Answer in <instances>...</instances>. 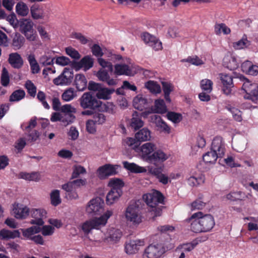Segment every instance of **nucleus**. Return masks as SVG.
Masks as SVG:
<instances>
[{"instance_id":"f257e3e1","label":"nucleus","mask_w":258,"mask_h":258,"mask_svg":"<svg viewBox=\"0 0 258 258\" xmlns=\"http://www.w3.org/2000/svg\"><path fill=\"white\" fill-rule=\"evenodd\" d=\"M187 220L190 223L191 230L195 233L209 232L215 224L211 215H204L201 212L194 213Z\"/></svg>"},{"instance_id":"f03ea898","label":"nucleus","mask_w":258,"mask_h":258,"mask_svg":"<svg viewBox=\"0 0 258 258\" xmlns=\"http://www.w3.org/2000/svg\"><path fill=\"white\" fill-rule=\"evenodd\" d=\"M225 143L221 137H216L213 140L211 151L203 156L206 163L214 164L218 158H222L225 154Z\"/></svg>"},{"instance_id":"7ed1b4c3","label":"nucleus","mask_w":258,"mask_h":258,"mask_svg":"<svg viewBox=\"0 0 258 258\" xmlns=\"http://www.w3.org/2000/svg\"><path fill=\"white\" fill-rule=\"evenodd\" d=\"M140 201H131L123 212V217L127 222L134 225H139L142 222V215Z\"/></svg>"},{"instance_id":"20e7f679","label":"nucleus","mask_w":258,"mask_h":258,"mask_svg":"<svg viewBox=\"0 0 258 258\" xmlns=\"http://www.w3.org/2000/svg\"><path fill=\"white\" fill-rule=\"evenodd\" d=\"M143 199L150 207V211L154 212L155 216H159L161 215L162 207L159 206L158 204H163L164 197L161 192L154 190L151 193L144 195Z\"/></svg>"},{"instance_id":"39448f33","label":"nucleus","mask_w":258,"mask_h":258,"mask_svg":"<svg viewBox=\"0 0 258 258\" xmlns=\"http://www.w3.org/2000/svg\"><path fill=\"white\" fill-rule=\"evenodd\" d=\"M111 211H106L102 216L86 221L82 225V229L85 234H88L93 229H99L107 223V220L112 215Z\"/></svg>"},{"instance_id":"423d86ee","label":"nucleus","mask_w":258,"mask_h":258,"mask_svg":"<svg viewBox=\"0 0 258 258\" xmlns=\"http://www.w3.org/2000/svg\"><path fill=\"white\" fill-rule=\"evenodd\" d=\"M173 243L161 242L159 244H150L144 250V255L147 258H159L166 251L173 248Z\"/></svg>"},{"instance_id":"0eeeda50","label":"nucleus","mask_w":258,"mask_h":258,"mask_svg":"<svg viewBox=\"0 0 258 258\" xmlns=\"http://www.w3.org/2000/svg\"><path fill=\"white\" fill-rule=\"evenodd\" d=\"M240 79L243 82L242 89L246 93L244 98L256 103L258 101V84L251 83L243 76H240Z\"/></svg>"},{"instance_id":"6e6552de","label":"nucleus","mask_w":258,"mask_h":258,"mask_svg":"<svg viewBox=\"0 0 258 258\" xmlns=\"http://www.w3.org/2000/svg\"><path fill=\"white\" fill-rule=\"evenodd\" d=\"M19 31L30 41L35 40L36 34L33 29L34 24L30 19L22 18L17 21Z\"/></svg>"},{"instance_id":"1a4fd4ad","label":"nucleus","mask_w":258,"mask_h":258,"mask_svg":"<svg viewBox=\"0 0 258 258\" xmlns=\"http://www.w3.org/2000/svg\"><path fill=\"white\" fill-rule=\"evenodd\" d=\"M81 106L83 109H95L101 105V102L90 92L83 94L79 99Z\"/></svg>"},{"instance_id":"9d476101","label":"nucleus","mask_w":258,"mask_h":258,"mask_svg":"<svg viewBox=\"0 0 258 258\" xmlns=\"http://www.w3.org/2000/svg\"><path fill=\"white\" fill-rule=\"evenodd\" d=\"M104 202L100 198L91 200L86 207V212L91 215H99L103 212Z\"/></svg>"},{"instance_id":"9b49d317","label":"nucleus","mask_w":258,"mask_h":258,"mask_svg":"<svg viewBox=\"0 0 258 258\" xmlns=\"http://www.w3.org/2000/svg\"><path fill=\"white\" fill-rule=\"evenodd\" d=\"M119 167L118 165L105 164L98 169V176L100 179H103L108 176L115 175L117 173V169Z\"/></svg>"},{"instance_id":"f8f14e48","label":"nucleus","mask_w":258,"mask_h":258,"mask_svg":"<svg viewBox=\"0 0 258 258\" xmlns=\"http://www.w3.org/2000/svg\"><path fill=\"white\" fill-rule=\"evenodd\" d=\"M73 77V70L66 68L60 75L53 79V82L56 85H69L72 82Z\"/></svg>"},{"instance_id":"ddd939ff","label":"nucleus","mask_w":258,"mask_h":258,"mask_svg":"<svg viewBox=\"0 0 258 258\" xmlns=\"http://www.w3.org/2000/svg\"><path fill=\"white\" fill-rule=\"evenodd\" d=\"M94 64V59L90 55H86L83 57L79 61H73L72 67L76 70L79 71L83 68L85 71L91 69Z\"/></svg>"},{"instance_id":"4468645a","label":"nucleus","mask_w":258,"mask_h":258,"mask_svg":"<svg viewBox=\"0 0 258 258\" xmlns=\"http://www.w3.org/2000/svg\"><path fill=\"white\" fill-rule=\"evenodd\" d=\"M31 216L33 218L30 223L31 224L42 226L44 222L43 219L46 217V212L44 209H33L31 212Z\"/></svg>"},{"instance_id":"2eb2a0df","label":"nucleus","mask_w":258,"mask_h":258,"mask_svg":"<svg viewBox=\"0 0 258 258\" xmlns=\"http://www.w3.org/2000/svg\"><path fill=\"white\" fill-rule=\"evenodd\" d=\"M221 83L223 85L222 91L226 95H230L232 88L233 87V78L231 76L221 73L219 75Z\"/></svg>"},{"instance_id":"dca6fc26","label":"nucleus","mask_w":258,"mask_h":258,"mask_svg":"<svg viewBox=\"0 0 258 258\" xmlns=\"http://www.w3.org/2000/svg\"><path fill=\"white\" fill-rule=\"evenodd\" d=\"M142 38L146 44L152 47L155 50L157 51L162 49L161 42L149 33H144L142 35Z\"/></svg>"},{"instance_id":"f3484780","label":"nucleus","mask_w":258,"mask_h":258,"mask_svg":"<svg viewBox=\"0 0 258 258\" xmlns=\"http://www.w3.org/2000/svg\"><path fill=\"white\" fill-rule=\"evenodd\" d=\"M144 245L143 240H132L126 242L125 250L126 253L133 254L138 252L141 246Z\"/></svg>"},{"instance_id":"a211bd4d","label":"nucleus","mask_w":258,"mask_h":258,"mask_svg":"<svg viewBox=\"0 0 258 258\" xmlns=\"http://www.w3.org/2000/svg\"><path fill=\"white\" fill-rule=\"evenodd\" d=\"M13 207V214L16 218L22 219L26 218L28 216L29 210L26 206L15 203Z\"/></svg>"},{"instance_id":"6ab92c4d","label":"nucleus","mask_w":258,"mask_h":258,"mask_svg":"<svg viewBox=\"0 0 258 258\" xmlns=\"http://www.w3.org/2000/svg\"><path fill=\"white\" fill-rule=\"evenodd\" d=\"M9 63L14 69H21L24 64V61L20 55L17 52L11 53L9 54L8 58Z\"/></svg>"},{"instance_id":"aec40b11","label":"nucleus","mask_w":258,"mask_h":258,"mask_svg":"<svg viewBox=\"0 0 258 258\" xmlns=\"http://www.w3.org/2000/svg\"><path fill=\"white\" fill-rule=\"evenodd\" d=\"M241 70L246 74L256 76L258 74V65L253 64L249 60L243 62L241 65Z\"/></svg>"},{"instance_id":"412c9836","label":"nucleus","mask_w":258,"mask_h":258,"mask_svg":"<svg viewBox=\"0 0 258 258\" xmlns=\"http://www.w3.org/2000/svg\"><path fill=\"white\" fill-rule=\"evenodd\" d=\"M168 158V156L161 150L155 151L151 155L148 157V162L154 164L163 162Z\"/></svg>"},{"instance_id":"4be33fe9","label":"nucleus","mask_w":258,"mask_h":258,"mask_svg":"<svg viewBox=\"0 0 258 258\" xmlns=\"http://www.w3.org/2000/svg\"><path fill=\"white\" fill-rule=\"evenodd\" d=\"M122 189H115L111 188L108 192L106 197V202L108 205H111L117 201L119 197L122 195Z\"/></svg>"},{"instance_id":"5701e85b","label":"nucleus","mask_w":258,"mask_h":258,"mask_svg":"<svg viewBox=\"0 0 258 258\" xmlns=\"http://www.w3.org/2000/svg\"><path fill=\"white\" fill-rule=\"evenodd\" d=\"M223 66L230 70H234L238 67V63L235 56L232 55H226L223 60Z\"/></svg>"},{"instance_id":"b1692460","label":"nucleus","mask_w":258,"mask_h":258,"mask_svg":"<svg viewBox=\"0 0 258 258\" xmlns=\"http://www.w3.org/2000/svg\"><path fill=\"white\" fill-rule=\"evenodd\" d=\"M149 102L148 100L142 95H139L134 98L133 105L134 107L139 110H143L148 107Z\"/></svg>"},{"instance_id":"393cba45","label":"nucleus","mask_w":258,"mask_h":258,"mask_svg":"<svg viewBox=\"0 0 258 258\" xmlns=\"http://www.w3.org/2000/svg\"><path fill=\"white\" fill-rule=\"evenodd\" d=\"M156 149V145L152 143H146L141 147L143 157L148 161V157L152 155Z\"/></svg>"},{"instance_id":"a878e982","label":"nucleus","mask_w":258,"mask_h":258,"mask_svg":"<svg viewBox=\"0 0 258 258\" xmlns=\"http://www.w3.org/2000/svg\"><path fill=\"white\" fill-rule=\"evenodd\" d=\"M20 237V233L19 230H9L3 229L0 230V239L1 240H8Z\"/></svg>"},{"instance_id":"bb28decb","label":"nucleus","mask_w":258,"mask_h":258,"mask_svg":"<svg viewBox=\"0 0 258 258\" xmlns=\"http://www.w3.org/2000/svg\"><path fill=\"white\" fill-rule=\"evenodd\" d=\"M12 37V46L14 50H18L24 45L25 39L20 33L16 32L13 34Z\"/></svg>"},{"instance_id":"cd10ccee","label":"nucleus","mask_w":258,"mask_h":258,"mask_svg":"<svg viewBox=\"0 0 258 258\" xmlns=\"http://www.w3.org/2000/svg\"><path fill=\"white\" fill-rule=\"evenodd\" d=\"M121 236V232L119 229L110 228L105 234V239L108 241L116 242Z\"/></svg>"},{"instance_id":"c85d7f7f","label":"nucleus","mask_w":258,"mask_h":258,"mask_svg":"<svg viewBox=\"0 0 258 258\" xmlns=\"http://www.w3.org/2000/svg\"><path fill=\"white\" fill-rule=\"evenodd\" d=\"M158 230L161 232V237L165 238V240L161 239V241L162 242H165L166 243H172L171 238H170L169 234L166 233L168 231H172L174 229V228L168 225L160 226L157 228Z\"/></svg>"},{"instance_id":"c756f323","label":"nucleus","mask_w":258,"mask_h":258,"mask_svg":"<svg viewBox=\"0 0 258 258\" xmlns=\"http://www.w3.org/2000/svg\"><path fill=\"white\" fill-rule=\"evenodd\" d=\"M23 236L27 239L31 240L35 234L41 231V228L38 226H32L26 229H21Z\"/></svg>"},{"instance_id":"7c9ffc66","label":"nucleus","mask_w":258,"mask_h":258,"mask_svg":"<svg viewBox=\"0 0 258 258\" xmlns=\"http://www.w3.org/2000/svg\"><path fill=\"white\" fill-rule=\"evenodd\" d=\"M114 74L117 76H131L132 71L130 67L125 64H116L114 66Z\"/></svg>"},{"instance_id":"2f4dec72","label":"nucleus","mask_w":258,"mask_h":258,"mask_svg":"<svg viewBox=\"0 0 258 258\" xmlns=\"http://www.w3.org/2000/svg\"><path fill=\"white\" fill-rule=\"evenodd\" d=\"M130 125L135 130L139 129L144 125V122L141 119L140 114L138 112L134 111L133 113Z\"/></svg>"},{"instance_id":"473e14b6","label":"nucleus","mask_w":258,"mask_h":258,"mask_svg":"<svg viewBox=\"0 0 258 258\" xmlns=\"http://www.w3.org/2000/svg\"><path fill=\"white\" fill-rule=\"evenodd\" d=\"M152 119H154V121L158 130L161 132H164L169 134L170 132L169 126L162 120L161 117L157 115H154Z\"/></svg>"},{"instance_id":"72a5a7b5","label":"nucleus","mask_w":258,"mask_h":258,"mask_svg":"<svg viewBox=\"0 0 258 258\" xmlns=\"http://www.w3.org/2000/svg\"><path fill=\"white\" fill-rule=\"evenodd\" d=\"M135 138L140 143L142 142L149 141L151 138V132L147 128L144 127L135 134Z\"/></svg>"},{"instance_id":"f704fd0d","label":"nucleus","mask_w":258,"mask_h":258,"mask_svg":"<svg viewBox=\"0 0 258 258\" xmlns=\"http://www.w3.org/2000/svg\"><path fill=\"white\" fill-rule=\"evenodd\" d=\"M30 13L33 19L38 20L43 19L44 17V11L38 5L34 4L30 8Z\"/></svg>"},{"instance_id":"c9c22d12","label":"nucleus","mask_w":258,"mask_h":258,"mask_svg":"<svg viewBox=\"0 0 258 258\" xmlns=\"http://www.w3.org/2000/svg\"><path fill=\"white\" fill-rule=\"evenodd\" d=\"M75 83L77 90L83 91L87 87V81L84 75L77 74L75 77Z\"/></svg>"},{"instance_id":"e433bc0d","label":"nucleus","mask_w":258,"mask_h":258,"mask_svg":"<svg viewBox=\"0 0 258 258\" xmlns=\"http://www.w3.org/2000/svg\"><path fill=\"white\" fill-rule=\"evenodd\" d=\"M122 163L124 168L133 173H142L146 171L143 167H140L134 163L124 161Z\"/></svg>"},{"instance_id":"4c0bfd02","label":"nucleus","mask_w":258,"mask_h":258,"mask_svg":"<svg viewBox=\"0 0 258 258\" xmlns=\"http://www.w3.org/2000/svg\"><path fill=\"white\" fill-rule=\"evenodd\" d=\"M27 59L29 63L31 72L32 74H38L40 71L39 66L35 59L33 54H30L28 55Z\"/></svg>"},{"instance_id":"58836bf2","label":"nucleus","mask_w":258,"mask_h":258,"mask_svg":"<svg viewBox=\"0 0 258 258\" xmlns=\"http://www.w3.org/2000/svg\"><path fill=\"white\" fill-rule=\"evenodd\" d=\"M250 45V42L247 40L246 35H244L239 41L233 43V47L235 49H244L248 47Z\"/></svg>"},{"instance_id":"ea45409f","label":"nucleus","mask_w":258,"mask_h":258,"mask_svg":"<svg viewBox=\"0 0 258 258\" xmlns=\"http://www.w3.org/2000/svg\"><path fill=\"white\" fill-rule=\"evenodd\" d=\"M162 89L164 94V98L166 101L170 102V94L173 91V86L169 82H162Z\"/></svg>"},{"instance_id":"a19ab883","label":"nucleus","mask_w":258,"mask_h":258,"mask_svg":"<svg viewBox=\"0 0 258 258\" xmlns=\"http://www.w3.org/2000/svg\"><path fill=\"white\" fill-rule=\"evenodd\" d=\"M114 92L113 89L104 88L102 87L101 89L97 92L96 96L99 99H108L110 95Z\"/></svg>"},{"instance_id":"79ce46f5","label":"nucleus","mask_w":258,"mask_h":258,"mask_svg":"<svg viewBox=\"0 0 258 258\" xmlns=\"http://www.w3.org/2000/svg\"><path fill=\"white\" fill-rule=\"evenodd\" d=\"M77 96V93L73 88H69L66 90L61 95L63 100L68 102L72 100Z\"/></svg>"},{"instance_id":"37998d69","label":"nucleus","mask_w":258,"mask_h":258,"mask_svg":"<svg viewBox=\"0 0 258 258\" xmlns=\"http://www.w3.org/2000/svg\"><path fill=\"white\" fill-rule=\"evenodd\" d=\"M214 31L217 35H220L222 33L225 35H227L231 32L230 29L224 23H216L214 26Z\"/></svg>"},{"instance_id":"c03bdc74","label":"nucleus","mask_w":258,"mask_h":258,"mask_svg":"<svg viewBox=\"0 0 258 258\" xmlns=\"http://www.w3.org/2000/svg\"><path fill=\"white\" fill-rule=\"evenodd\" d=\"M21 178L29 181H38L40 178V174L37 172H33L30 173L26 172H21L20 173Z\"/></svg>"},{"instance_id":"a18cd8bd","label":"nucleus","mask_w":258,"mask_h":258,"mask_svg":"<svg viewBox=\"0 0 258 258\" xmlns=\"http://www.w3.org/2000/svg\"><path fill=\"white\" fill-rule=\"evenodd\" d=\"M145 87L153 93H159L161 92V87L159 84L153 81H149L145 83Z\"/></svg>"},{"instance_id":"49530a36","label":"nucleus","mask_w":258,"mask_h":258,"mask_svg":"<svg viewBox=\"0 0 258 258\" xmlns=\"http://www.w3.org/2000/svg\"><path fill=\"white\" fill-rule=\"evenodd\" d=\"M16 10L18 15L22 16H26L29 13L28 7L23 2H20L17 4Z\"/></svg>"},{"instance_id":"de8ad7c7","label":"nucleus","mask_w":258,"mask_h":258,"mask_svg":"<svg viewBox=\"0 0 258 258\" xmlns=\"http://www.w3.org/2000/svg\"><path fill=\"white\" fill-rule=\"evenodd\" d=\"M25 93L22 90H17L13 92L9 98L10 102L19 101L24 98Z\"/></svg>"},{"instance_id":"09e8293b","label":"nucleus","mask_w":258,"mask_h":258,"mask_svg":"<svg viewBox=\"0 0 258 258\" xmlns=\"http://www.w3.org/2000/svg\"><path fill=\"white\" fill-rule=\"evenodd\" d=\"M123 144L134 150H136L140 145V143L136 138L127 137L123 140Z\"/></svg>"},{"instance_id":"8fccbe9b","label":"nucleus","mask_w":258,"mask_h":258,"mask_svg":"<svg viewBox=\"0 0 258 258\" xmlns=\"http://www.w3.org/2000/svg\"><path fill=\"white\" fill-rule=\"evenodd\" d=\"M27 141L30 143H34L36 142L40 137V133L38 131L36 130L27 131Z\"/></svg>"},{"instance_id":"3c124183","label":"nucleus","mask_w":258,"mask_h":258,"mask_svg":"<svg viewBox=\"0 0 258 258\" xmlns=\"http://www.w3.org/2000/svg\"><path fill=\"white\" fill-rule=\"evenodd\" d=\"M51 203L54 206H57L61 203L59 191L53 190L50 194Z\"/></svg>"},{"instance_id":"603ef678","label":"nucleus","mask_w":258,"mask_h":258,"mask_svg":"<svg viewBox=\"0 0 258 258\" xmlns=\"http://www.w3.org/2000/svg\"><path fill=\"white\" fill-rule=\"evenodd\" d=\"M244 194L241 191H233L227 194L226 198L231 201L242 200L244 198Z\"/></svg>"},{"instance_id":"864d4df0","label":"nucleus","mask_w":258,"mask_h":258,"mask_svg":"<svg viewBox=\"0 0 258 258\" xmlns=\"http://www.w3.org/2000/svg\"><path fill=\"white\" fill-rule=\"evenodd\" d=\"M201 88L207 93H211L212 90L213 82L209 79H203L201 81Z\"/></svg>"},{"instance_id":"5fc2aeb1","label":"nucleus","mask_w":258,"mask_h":258,"mask_svg":"<svg viewBox=\"0 0 258 258\" xmlns=\"http://www.w3.org/2000/svg\"><path fill=\"white\" fill-rule=\"evenodd\" d=\"M108 185L111 187V188H115V189H121V188L124 186L123 182L118 178H112L108 183Z\"/></svg>"},{"instance_id":"6e6d98bb","label":"nucleus","mask_w":258,"mask_h":258,"mask_svg":"<svg viewBox=\"0 0 258 258\" xmlns=\"http://www.w3.org/2000/svg\"><path fill=\"white\" fill-rule=\"evenodd\" d=\"M155 107L158 113H164L166 112V106L163 99L156 100L155 102Z\"/></svg>"},{"instance_id":"4d7b16f0","label":"nucleus","mask_w":258,"mask_h":258,"mask_svg":"<svg viewBox=\"0 0 258 258\" xmlns=\"http://www.w3.org/2000/svg\"><path fill=\"white\" fill-rule=\"evenodd\" d=\"M54 57H51L46 54L41 56L39 59V62L43 66L52 65L54 63Z\"/></svg>"},{"instance_id":"13d9d810","label":"nucleus","mask_w":258,"mask_h":258,"mask_svg":"<svg viewBox=\"0 0 258 258\" xmlns=\"http://www.w3.org/2000/svg\"><path fill=\"white\" fill-rule=\"evenodd\" d=\"M97 61L99 63V64L104 69H107V70L112 73L113 71V65L111 62L105 60L104 59L99 57L98 58Z\"/></svg>"},{"instance_id":"bf43d9fd","label":"nucleus","mask_w":258,"mask_h":258,"mask_svg":"<svg viewBox=\"0 0 258 258\" xmlns=\"http://www.w3.org/2000/svg\"><path fill=\"white\" fill-rule=\"evenodd\" d=\"M167 116L168 119L175 123L179 122L182 118L181 114L174 112H168Z\"/></svg>"},{"instance_id":"052dcab7","label":"nucleus","mask_w":258,"mask_h":258,"mask_svg":"<svg viewBox=\"0 0 258 258\" xmlns=\"http://www.w3.org/2000/svg\"><path fill=\"white\" fill-rule=\"evenodd\" d=\"M1 82L2 85L4 87L7 86L10 82L9 73L5 68H4L2 70Z\"/></svg>"},{"instance_id":"680f3d73","label":"nucleus","mask_w":258,"mask_h":258,"mask_svg":"<svg viewBox=\"0 0 258 258\" xmlns=\"http://www.w3.org/2000/svg\"><path fill=\"white\" fill-rule=\"evenodd\" d=\"M187 182L188 184L191 186H197L204 183V178L202 176L199 177L191 176L188 179Z\"/></svg>"},{"instance_id":"e2e57ef3","label":"nucleus","mask_w":258,"mask_h":258,"mask_svg":"<svg viewBox=\"0 0 258 258\" xmlns=\"http://www.w3.org/2000/svg\"><path fill=\"white\" fill-rule=\"evenodd\" d=\"M65 50L66 53L72 58L75 59H79L80 58L81 55L79 52L73 47H68L66 48Z\"/></svg>"},{"instance_id":"0e129e2a","label":"nucleus","mask_w":258,"mask_h":258,"mask_svg":"<svg viewBox=\"0 0 258 258\" xmlns=\"http://www.w3.org/2000/svg\"><path fill=\"white\" fill-rule=\"evenodd\" d=\"M25 86L27 91L32 97H35L36 93V87L31 81H27L26 82Z\"/></svg>"},{"instance_id":"69168bd1","label":"nucleus","mask_w":258,"mask_h":258,"mask_svg":"<svg viewBox=\"0 0 258 258\" xmlns=\"http://www.w3.org/2000/svg\"><path fill=\"white\" fill-rule=\"evenodd\" d=\"M92 120L96 124H101L105 122L106 117L102 113L97 112L93 114Z\"/></svg>"},{"instance_id":"338daca9","label":"nucleus","mask_w":258,"mask_h":258,"mask_svg":"<svg viewBox=\"0 0 258 258\" xmlns=\"http://www.w3.org/2000/svg\"><path fill=\"white\" fill-rule=\"evenodd\" d=\"M91 49L92 54L94 56H95L96 57H97L98 58L102 56L104 54L102 48L100 47V46L98 44H94L91 47Z\"/></svg>"},{"instance_id":"774afa93","label":"nucleus","mask_w":258,"mask_h":258,"mask_svg":"<svg viewBox=\"0 0 258 258\" xmlns=\"http://www.w3.org/2000/svg\"><path fill=\"white\" fill-rule=\"evenodd\" d=\"M72 62H71L69 58L64 56L56 57L55 60V63L61 66H65L68 65Z\"/></svg>"}]
</instances>
